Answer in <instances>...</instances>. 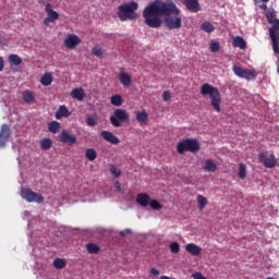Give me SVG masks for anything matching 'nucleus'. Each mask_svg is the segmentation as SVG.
Instances as JSON below:
<instances>
[{"instance_id": "obj_1", "label": "nucleus", "mask_w": 279, "mask_h": 279, "mask_svg": "<svg viewBox=\"0 0 279 279\" xmlns=\"http://www.w3.org/2000/svg\"><path fill=\"white\" fill-rule=\"evenodd\" d=\"M175 14V15H171ZM180 9L171 1L155 0L143 10L144 23L148 27L157 29L162 25L161 16H165V25L168 29H180L182 27V17L178 16Z\"/></svg>"}, {"instance_id": "obj_2", "label": "nucleus", "mask_w": 279, "mask_h": 279, "mask_svg": "<svg viewBox=\"0 0 279 279\" xmlns=\"http://www.w3.org/2000/svg\"><path fill=\"white\" fill-rule=\"evenodd\" d=\"M201 95L209 97L210 106L216 112H221V94L219 88L205 83L201 86Z\"/></svg>"}, {"instance_id": "obj_3", "label": "nucleus", "mask_w": 279, "mask_h": 279, "mask_svg": "<svg viewBox=\"0 0 279 279\" xmlns=\"http://www.w3.org/2000/svg\"><path fill=\"white\" fill-rule=\"evenodd\" d=\"M118 9V16L120 21H136L138 17V14H136V11L138 10V3L135 1L120 4Z\"/></svg>"}, {"instance_id": "obj_4", "label": "nucleus", "mask_w": 279, "mask_h": 279, "mask_svg": "<svg viewBox=\"0 0 279 279\" xmlns=\"http://www.w3.org/2000/svg\"><path fill=\"white\" fill-rule=\"evenodd\" d=\"M178 154H184V151H191L195 154L199 151V142L196 138L182 140L177 144Z\"/></svg>"}, {"instance_id": "obj_5", "label": "nucleus", "mask_w": 279, "mask_h": 279, "mask_svg": "<svg viewBox=\"0 0 279 279\" xmlns=\"http://www.w3.org/2000/svg\"><path fill=\"white\" fill-rule=\"evenodd\" d=\"M109 121L113 128H121V123L130 121V114L125 109H116L113 114L110 116Z\"/></svg>"}, {"instance_id": "obj_6", "label": "nucleus", "mask_w": 279, "mask_h": 279, "mask_svg": "<svg viewBox=\"0 0 279 279\" xmlns=\"http://www.w3.org/2000/svg\"><path fill=\"white\" fill-rule=\"evenodd\" d=\"M21 196L29 203L36 202V204H43V202H45V197H43V195L32 191L29 187H22Z\"/></svg>"}, {"instance_id": "obj_7", "label": "nucleus", "mask_w": 279, "mask_h": 279, "mask_svg": "<svg viewBox=\"0 0 279 279\" xmlns=\"http://www.w3.org/2000/svg\"><path fill=\"white\" fill-rule=\"evenodd\" d=\"M233 73L241 77L242 80H246L247 82H252V80H256L258 76L257 71L245 70L236 64L233 65Z\"/></svg>"}, {"instance_id": "obj_8", "label": "nucleus", "mask_w": 279, "mask_h": 279, "mask_svg": "<svg viewBox=\"0 0 279 279\" xmlns=\"http://www.w3.org/2000/svg\"><path fill=\"white\" fill-rule=\"evenodd\" d=\"M45 10L47 13V17L44 19V25L49 27L50 23H56V21H58V19H60V14L58 12L53 11V7L51 5V3L46 4Z\"/></svg>"}, {"instance_id": "obj_9", "label": "nucleus", "mask_w": 279, "mask_h": 279, "mask_svg": "<svg viewBox=\"0 0 279 279\" xmlns=\"http://www.w3.org/2000/svg\"><path fill=\"white\" fill-rule=\"evenodd\" d=\"M258 160L259 162H263L266 169H274V167H276V156L274 155H270L269 157H267V154L260 153L258 155Z\"/></svg>"}, {"instance_id": "obj_10", "label": "nucleus", "mask_w": 279, "mask_h": 279, "mask_svg": "<svg viewBox=\"0 0 279 279\" xmlns=\"http://www.w3.org/2000/svg\"><path fill=\"white\" fill-rule=\"evenodd\" d=\"M63 43L66 49H75L82 43V39L75 34H69Z\"/></svg>"}, {"instance_id": "obj_11", "label": "nucleus", "mask_w": 279, "mask_h": 279, "mask_svg": "<svg viewBox=\"0 0 279 279\" xmlns=\"http://www.w3.org/2000/svg\"><path fill=\"white\" fill-rule=\"evenodd\" d=\"M12 131L10 130V125L2 124L0 129V147H5L8 141H10V135Z\"/></svg>"}, {"instance_id": "obj_12", "label": "nucleus", "mask_w": 279, "mask_h": 279, "mask_svg": "<svg viewBox=\"0 0 279 279\" xmlns=\"http://www.w3.org/2000/svg\"><path fill=\"white\" fill-rule=\"evenodd\" d=\"M59 138L61 143H64L70 146L75 145V143H77V137L75 135H71L66 130H63L61 132Z\"/></svg>"}, {"instance_id": "obj_13", "label": "nucleus", "mask_w": 279, "mask_h": 279, "mask_svg": "<svg viewBox=\"0 0 279 279\" xmlns=\"http://www.w3.org/2000/svg\"><path fill=\"white\" fill-rule=\"evenodd\" d=\"M100 136L104 138V141L110 143L111 145H119V143H121V140H119V137H117V135L112 134L110 131H101Z\"/></svg>"}, {"instance_id": "obj_14", "label": "nucleus", "mask_w": 279, "mask_h": 279, "mask_svg": "<svg viewBox=\"0 0 279 279\" xmlns=\"http://www.w3.org/2000/svg\"><path fill=\"white\" fill-rule=\"evenodd\" d=\"M183 3L190 12L197 13L202 10L199 7V0H183Z\"/></svg>"}, {"instance_id": "obj_15", "label": "nucleus", "mask_w": 279, "mask_h": 279, "mask_svg": "<svg viewBox=\"0 0 279 279\" xmlns=\"http://www.w3.org/2000/svg\"><path fill=\"white\" fill-rule=\"evenodd\" d=\"M150 201H151V197H149L148 194H145V193L137 194L136 202L140 206H143V208H147V206H149Z\"/></svg>"}, {"instance_id": "obj_16", "label": "nucleus", "mask_w": 279, "mask_h": 279, "mask_svg": "<svg viewBox=\"0 0 279 279\" xmlns=\"http://www.w3.org/2000/svg\"><path fill=\"white\" fill-rule=\"evenodd\" d=\"M136 121L140 123V125H146L147 121H149V114H147V111H137L135 113Z\"/></svg>"}, {"instance_id": "obj_17", "label": "nucleus", "mask_w": 279, "mask_h": 279, "mask_svg": "<svg viewBox=\"0 0 279 279\" xmlns=\"http://www.w3.org/2000/svg\"><path fill=\"white\" fill-rule=\"evenodd\" d=\"M185 250L192 256H199V254H202V247L197 246L195 243L186 244Z\"/></svg>"}, {"instance_id": "obj_18", "label": "nucleus", "mask_w": 279, "mask_h": 279, "mask_svg": "<svg viewBox=\"0 0 279 279\" xmlns=\"http://www.w3.org/2000/svg\"><path fill=\"white\" fill-rule=\"evenodd\" d=\"M119 81L120 84H122V86H132V76H130V74L125 73V72H121L119 74Z\"/></svg>"}, {"instance_id": "obj_19", "label": "nucleus", "mask_w": 279, "mask_h": 279, "mask_svg": "<svg viewBox=\"0 0 279 279\" xmlns=\"http://www.w3.org/2000/svg\"><path fill=\"white\" fill-rule=\"evenodd\" d=\"M232 45L233 47H238V49H242V50L247 49V43L241 36L234 37Z\"/></svg>"}, {"instance_id": "obj_20", "label": "nucleus", "mask_w": 279, "mask_h": 279, "mask_svg": "<svg viewBox=\"0 0 279 279\" xmlns=\"http://www.w3.org/2000/svg\"><path fill=\"white\" fill-rule=\"evenodd\" d=\"M70 95L73 99H77V101H84L85 93L82 87L72 89Z\"/></svg>"}, {"instance_id": "obj_21", "label": "nucleus", "mask_w": 279, "mask_h": 279, "mask_svg": "<svg viewBox=\"0 0 279 279\" xmlns=\"http://www.w3.org/2000/svg\"><path fill=\"white\" fill-rule=\"evenodd\" d=\"M56 119L60 120L63 117H71V112L69 109H66V106L62 105L59 107L57 112L54 113Z\"/></svg>"}, {"instance_id": "obj_22", "label": "nucleus", "mask_w": 279, "mask_h": 279, "mask_svg": "<svg viewBox=\"0 0 279 279\" xmlns=\"http://www.w3.org/2000/svg\"><path fill=\"white\" fill-rule=\"evenodd\" d=\"M203 169L209 173H215V171H217V165L213 159H206Z\"/></svg>"}, {"instance_id": "obj_23", "label": "nucleus", "mask_w": 279, "mask_h": 279, "mask_svg": "<svg viewBox=\"0 0 279 279\" xmlns=\"http://www.w3.org/2000/svg\"><path fill=\"white\" fill-rule=\"evenodd\" d=\"M52 83H53V75H51V73L49 72H46L40 78V84L43 86H51Z\"/></svg>"}, {"instance_id": "obj_24", "label": "nucleus", "mask_w": 279, "mask_h": 279, "mask_svg": "<svg viewBox=\"0 0 279 279\" xmlns=\"http://www.w3.org/2000/svg\"><path fill=\"white\" fill-rule=\"evenodd\" d=\"M9 63L10 66H21V64H23V59H21L19 54H11L9 56Z\"/></svg>"}, {"instance_id": "obj_25", "label": "nucleus", "mask_w": 279, "mask_h": 279, "mask_svg": "<svg viewBox=\"0 0 279 279\" xmlns=\"http://www.w3.org/2000/svg\"><path fill=\"white\" fill-rule=\"evenodd\" d=\"M270 25H272L268 32H269V37L274 36H278L279 35V20H274L272 22H270Z\"/></svg>"}, {"instance_id": "obj_26", "label": "nucleus", "mask_w": 279, "mask_h": 279, "mask_svg": "<svg viewBox=\"0 0 279 279\" xmlns=\"http://www.w3.org/2000/svg\"><path fill=\"white\" fill-rule=\"evenodd\" d=\"M22 96L25 104H33V101L36 99V97L34 96V92L29 89L24 90Z\"/></svg>"}, {"instance_id": "obj_27", "label": "nucleus", "mask_w": 279, "mask_h": 279, "mask_svg": "<svg viewBox=\"0 0 279 279\" xmlns=\"http://www.w3.org/2000/svg\"><path fill=\"white\" fill-rule=\"evenodd\" d=\"M51 147H53V141H51V138L45 137L40 141V148L44 151H48Z\"/></svg>"}, {"instance_id": "obj_28", "label": "nucleus", "mask_w": 279, "mask_h": 279, "mask_svg": "<svg viewBox=\"0 0 279 279\" xmlns=\"http://www.w3.org/2000/svg\"><path fill=\"white\" fill-rule=\"evenodd\" d=\"M85 158H87L89 162H94V160H97V150H95V148H87L85 151Z\"/></svg>"}, {"instance_id": "obj_29", "label": "nucleus", "mask_w": 279, "mask_h": 279, "mask_svg": "<svg viewBox=\"0 0 279 279\" xmlns=\"http://www.w3.org/2000/svg\"><path fill=\"white\" fill-rule=\"evenodd\" d=\"M238 177L240 180H245V178H247V166H245V163H239Z\"/></svg>"}, {"instance_id": "obj_30", "label": "nucleus", "mask_w": 279, "mask_h": 279, "mask_svg": "<svg viewBox=\"0 0 279 279\" xmlns=\"http://www.w3.org/2000/svg\"><path fill=\"white\" fill-rule=\"evenodd\" d=\"M201 29L203 32H206L207 34H213V32H215V25H213V23H210V22H204L201 25Z\"/></svg>"}, {"instance_id": "obj_31", "label": "nucleus", "mask_w": 279, "mask_h": 279, "mask_svg": "<svg viewBox=\"0 0 279 279\" xmlns=\"http://www.w3.org/2000/svg\"><path fill=\"white\" fill-rule=\"evenodd\" d=\"M49 132L52 134H58L60 132V122L58 121H52L48 124Z\"/></svg>"}, {"instance_id": "obj_32", "label": "nucleus", "mask_w": 279, "mask_h": 279, "mask_svg": "<svg viewBox=\"0 0 279 279\" xmlns=\"http://www.w3.org/2000/svg\"><path fill=\"white\" fill-rule=\"evenodd\" d=\"M111 104L112 106H123V97L121 95H113L111 96Z\"/></svg>"}, {"instance_id": "obj_33", "label": "nucleus", "mask_w": 279, "mask_h": 279, "mask_svg": "<svg viewBox=\"0 0 279 279\" xmlns=\"http://www.w3.org/2000/svg\"><path fill=\"white\" fill-rule=\"evenodd\" d=\"M197 202H198V210H203L206 208V205L208 204V201L206 199L205 196L197 195Z\"/></svg>"}, {"instance_id": "obj_34", "label": "nucleus", "mask_w": 279, "mask_h": 279, "mask_svg": "<svg viewBox=\"0 0 279 279\" xmlns=\"http://www.w3.org/2000/svg\"><path fill=\"white\" fill-rule=\"evenodd\" d=\"M88 254H99V246L95 243H88L86 245Z\"/></svg>"}, {"instance_id": "obj_35", "label": "nucleus", "mask_w": 279, "mask_h": 279, "mask_svg": "<svg viewBox=\"0 0 279 279\" xmlns=\"http://www.w3.org/2000/svg\"><path fill=\"white\" fill-rule=\"evenodd\" d=\"M53 267H56V269H64V267H66V262L62 258H56L53 260Z\"/></svg>"}, {"instance_id": "obj_36", "label": "nucleus", "mask_w": 279, "mask_h": 279, "mask_svg": "<svg viewBox=\"0 0 279 279\" xmlns=\"http://www.w3.org/2000/svg\"><path fill=\"white\" fill-rule=\"evenodd\" d=\"M148 206H150L153 210H162V205L157 199L149 201Z\"/></svg>"}, {"instance_id": "obj_37", "label": "nucleus", "mask_w": 279, "mask_h": 279, "mask_svg": "<svg viewBox=\"0 0 279 279\" xmlns=\"http://www.w3.org/2000/svg\"><path fill=\"white\" fill-rule=\"evenodd\" d=\"M266 19L268 23H272V21H276V10L270 9L266 12Z\"/></svg>"}, {"instance_id": "obj_38", "label": "nucleus", "mask_w": 279, "mask_h": 279, "mask_svg": "<svg viewBox=\"0 0 279 279\" xmlns=\"http://www.w3.org/2000/svg\"><path fill=\"white\" fill-rule=\"evenodd\" d=\"M109 172L111 173V175H114L116 178L121 177V169L117 168V166L114 165H110Z\"/></svg>"}, {"instance_id": "obj_39", "label": "nucleus", "mask_w": 279, "mask_h": 279, "mask_svg": "<svg viewBox=\"0 0 279 279\" xmlns=\"http://www.w3.org/2000/svg\"><path fill=\"white\" fill-rule=\"evenodd\" d=\"M171 254H178L180 252V244L178 242H172L170 244Z\"/></svg>"}, {"instance_id": "obj_40", "label": "nucleus", "mask_w": 279, "mask_h": 279, "mask_svg": "<svg viewBox=\"0 0 279 279\" xmlns=\"http://www.w3.org/2000/svg\"><path fill=\"white\" fill-rule=\"evenodd\" d=\"M86 123L89 128H95V125H97V119H95L93 116H89L86 119Z\"/></svg>"}, {"instance_id": "obj_41", "label": "nucleus", "mask_w": 279, "mask_h": 279, "mask_svg": "<svg viewBox=\"0 0 279 279\" xmlns=\"http://www.w3.org/2000/svg\"><path fill=\"white\" fill-rule=\"evenodd\" d=\"M93 54L96 56L97 58H102L104 57V50L100 47H94L93 48Z\"/></svg>"}, {"instance_id": "obj_42", "label": "nucleus", "mask_w": 279, "mask_h": 279, "mask_svg": "<svg viewBox=\"0 0 279 279\" xmlns=\"http://www.w3.org/2000/svg\"><path fill=\"white\" fill-rule=\"evenodd\" d=\"M210 52L211 53H217L219 51V43L217 41H211L209 46Z\"/></svg>"}, {"instance_id": "obj_43", "label": "nucleus", "mask_w": 279, "mask_h": 279, "mask_svg": "<svg viewBox=\"0 0 279 279\" xmlns=\"http://www.w3.org/2000/svg\"><path fill=\"white\" fill-rule=\"evenodd\" d=\"M162 99L163 101H169L171 99V92H163Z\"/></svg>"}, {"instance_id": "obj_44", "label": "nucleus", "mask_w": 279, "mask_h": 279, "mask_svg": "<svg viewBox=\"0 0 279 279\" xmlns=\"http://www.w3.org/2000/svg\"><path fill=\"white\" fill-rule=\"evenodd\" d=\"M255 5H258L260 10H267V4L266 3L260 4V0H255Z\"/></svg>"}, {"instance_id": "obj_45", "label": "nucleus", "mask_w": 279, "mask_h": 279, "mask_svg": "<svg viewBox=\"0 0 279 279\" xmlns=\"http://www.w3.org/2000/svg\"><path fill=\"white\" fill-rule=\"evenodd\" d=\"M192 277H193L194 279H206V277H204V275H202V272H194V274L192 275Z\"/></svg>"}, {"instance_id": "obj_46", "label": "nucleus", "mask_w": 279, "mask_h": 279, "mask_svg": "<svg viewBox=\"0 0 279 279\" xmlns=\"http://www.w3.org/2000/svg\"><path fill=\"white\" fill-rule=\"evenodd\" d=\"M150 274H151V276H160V270H158L156 268H151Z\"/></svg>"}, {"instance_id": "obj_47", "label": "nucleus", "mask_w": 279, "mask_h": 279, "mask_svg": "<svg viewBox=\"0 0 279 279\" xmlns=\"http://www.w3.org/2000/svg\"><path fill=\"white\" fill-rule=\"evenodd\" d=\"M3 66H4L3 58L0 57V72L3 71Z\"/></svg>"}, {"instance_id": "obj_48", "label": "nucleus", "mask_w": 279, "mask_h": 279, "mask_svg": "<svg viewBox=\"0 0 279 279\" xmlns=\"http://www.w3.org/2000/svg\"><path fill=\"white\" fill-rule=\"evenodd\" d=\"M116 189H117L118 191H121V183H120V182H116Z\"/></svg>"}, {"instance_id": "obj_49", "label": "nucleus", "mask_w": 279, "mask_h": 279, "mask_svg": "<svg viewBox=\"0 0 279 279\" xmlns=\"http://www.w3.org/2000/svg\"><path fill=\"white\" fill-rule=\"evenodd\" d=\"M263 3H269V0H260Z\"/></svg>"}, {"instance_id": "obj_50", "label": "nucleus", "mask_w": 279, "mask_h": 279, "mask_svg": "<svg viewBox=\"0 0 279 279\" xmlns=\"http://www.w3.org/2000/svg\"><path fill=\"white\" fill-rule=\"evenodd\" d=\"M266 279H274V277H267Z\"/></svg>"}]
</instances>
